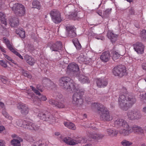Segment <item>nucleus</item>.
Segmentation results:
<instances>
[{
  "mask_svg": "<svg viewBox=\"0 0 146 146\" xmlns=\"http://www.w3.org/2000/svg\"><path fill=\"white\" fill-rule=\"evenodd\" d=\"M136 101L134 96L131 94H120L119 98V105L123 110L126 111L132 107Z\"/></svg>",
  "mask_w": 146,
  "mask_h": 146,
  "instance_id": "nucleus-1",
  "label": "nucleus"
},
{
  "mask_svg": "<svg viewBox=\"0 0 146 146\" xmlns=\"http://www.w3.org/2000/svg\"><path fill=\"white\" fill-rule=\"evenodd\" d=\"M71 79L69 77H65L59 80V85L63 90L67 91L74 92L78 89L77 85L74 83L71 82Z\"/></svg>",
  "mask_w": 146,
  "mask_h": 146,
  "instance_id": "nucleus-2",
  "label": "nucleus"
},
{
  "mask_svg": "<svg viewBox=\"0 0 146 146\" xmlns=\"http://www.w3.org/2000/svg\"><path fill=\"white\" fill-rule=\"evenodd\" d=\"M94 105L97 107V112L100 115L101 120L109 121L113 119L112 116L110 113L109 111L103 105L94 103Z\"/></svg>",
  "mask_w": 146,
  "mask_h": 146,
  "instance_id": "nucleus-3",
  "label": "nucleus"
},
{
  "mask_svg": "<svg viewBox=\"0 0 146 146\" xmlns=\"http://www.w3.org/2000/svg\"><path fill=\"white\" fill-rule=\"evenodd\" d=\"M9 6L17 16L22 17L25 15V8L22 4L12 1L9 3Z\"/></svg>",
  "mask_w": 146,
  "mask_h": 146,
  "instance_id": "nucleus-4",
  "label": "nucleus"
},
{
  "mask_svg": "<svg viewBox=\"0 0 146 146\" xmlns=\"http://www.w3.org/2000/svg\"><path fill=\"white\" fill-rule=\"evenodd\" d=\"M84 90H80L78 87L77 90L75 89L74 92H76L72 96L73 102L74 104L79 106L82 104L84 102L82 96L84 94Z\"/></svg>",
  "mask_w": 146,
  "mask_h": 146,
  "instance_id": "nucleus-5",
  "label": "nucleus"
},
{
  "mask_svg": "<svg viewBox=\"0 0 146 146\" xmlns=\"http://www.w3.org/2000/svg\"><path fill=\"white\" fill-rule=\"evenodd\" d=\"M38 117L40 119L44 121H48L50 123L52 124L56 122V118L53 115L50 113L46 112L45 113H40L38 114Z\"/></svg>",
  "mask_w": 146,
  "mask_h": 146,
  "instance_id": "nucleus-6",
  "label": "nucleus"
},
{
  "mask_svg": "<svg viewBox=\"0 0 146 146\" xmlns=\"http://www.w3.org/2000/svg\"><path fill=\"white\" fill-rule=\"evenodd\" d=\"M127 115L129 119L132 120L139 119L142 116L139 110L135 109L129 111Z\"/></svg>",
  "mask_w": 146,
  "mask_h": 146,
  "instance_id": "nucleus-7",
  "label": "nucleus"
},
{
  "mask_svg": "<svg viewBox=\"0 0 146 146\" xmlns=\"http://www.w3.org/2000/svg\"><path fill=\"white\" fill-rule=\"evenodd\" d=\"M112 72L115 76H118L120 77L126 74L125 67L122 65L115 67L113 70Z\"/></svg>",
  "mask_w": 146,
  "mask_h": 146,
  "instance_id": "nucleus-8",
  "label": "nucleus"
},
{
  "mask_svg": "<svg viewBox=\"0 0 146 146\" xmlns=\"http://www.w3.org/2000/svg\"><path fill=\"white\" fill-rule=\"evenodd\" d=\"M67 70L68 72L76 76H78L80 72L78 65L74 62L70 63L68 65Z\"/></svg>",
  "mask_w": 146,
  "mask_h": 146,
  "instance_id": "nucleus-9",
  "label": "nucleus"
},
{
  "mask_svg": "<svg viewBox=\"0 0 146 146\" xmlns=\"http://www.w3.org/2000/svg\"><path fill=\"white\" fill-rule=\"evenodd\" d=\"M52 21L55 23L58 24L62 21L60 17V13L56 10H53L50 13Z\"/></svg>",
  "mask_w": 146,
  "mask_h": 146,
  "instance_id": "nucleus-10",
  "label": "nucleus"
},
{
  "mask_svg": "<svg viewBox=\"0 0 146 146\" xmlns=\"http://www.w3.org/2000/svg\"><path fill=\"white\" fill-rule=\"evenodd\" d=\"M48 46L52 52H54L56 54L59 53V50L62 48V43L60 41H57L54 43H49Z\"/></svg>",
  "mask_w": 146,
  "mask_h": 146,
  "instance_id": "nucleus-11",
  "label": "nucleus"
},
{
  "mask_svg": "<svg viewBox=\"0 0 146 146\" xmlns=\"http://www.w3.org/2000/svg\"><path fill=\"white\" fill-rule=\"evenodd\" d=\"M38 96L37 97L35 96L33 94H31V98L33 99V101L35 104L39 106L40 104V102L41 100L45 101L46 100L47 98L44 95H41L40 93L38 94Z\"/></svg>",
  "mask_w": 146,
  "mask_h": 146,
  "instance_id": "nucleus-12",
  "label": "nucleus"
},
{
  "mask_svg": "<svg viewBox=\"0 0 146 146\" xmlns=\"http://www.w3.org/2000/svg\"><path fill=\"white\" fill-rule=\"evenodd\" d=\"M66 27L67 34L68 36L70 38H73L76 36V29L74 26H67Z\"/></svg>",
  "mask_w": 146,
  "mask_h": 146,
  "instance_id": "nucleus-13",
  "label": "nucleus"
},
{
  "mask_svg": "<svg viewBox=\"0 0 146 146\" xmlns=\"http://www.w3.org/2000/svg\"><path fill=\"white\" fill-rule=\"evenodd\" d=\"M114 124L115 126L116 127H119L121 126L126 128L128 127V123L125 121L121 119H117L114 121Z\"/></svg>",
  "mask_w": 146,
  "mask_h": 146,
  "instance_id": "nucleus-14",
  "label": "nucleus"
},
{
  "mask_svg": "<svg viewBox=\"0 0 146 146\" xmlns=\"http://www.w3.org/2000/svg\"><path fill=\"white\" fill-rule=\"evenodd\" d=\"M18 107V109L20 110V112L22 115H26L28 113L29 109L27 105L23 104H20Z\"/></svg>",
  "mask_w": 146,
  "mask_h": 146,
  "instance_id": "nucleus-15",
  "label": "nucleus"
},
{
  "mask_svg": "<svg viewBox=\"0 0 146 146\" xmlns=\"http://www.w3.org/2000/svg\"><path fill=\"white\" fill-rule=\"evenodd\" d=\"M86 134L90 138L96 140L102 139L104 136V135L101 134H97V133L94 134L89 130L87 131Z\"/></svg>",
  "mask_w": 146,
  "mask_h": 146,
  "instance_id": "nucleus-16",
  "label": "nucleus"
},
{
  "mask_svg": "<svg viewBox=\"0 0 146 146\" xmlns=\"http://www.w3.org/2000/svg\"><path fill=\"white\" fill-rule=\"evenodd\" d=\"M110 57L109 51H106L103 52L100 57V58L103 61L106 62L110 59Z\"/></svg>",
  "mask_w": 146,
  "mask_h": 146,
  "instance_id": "nucleus-17",
  "label": "nucleus"
},
{
  "mask_svg": "<svg viewBox=\"0 0 146 146\" xmlns=\"http://www.w3.org/2000/svg\"><path fill=\"white\" fill-rule=\"evenodd\" d=\"M124 129L119 130V133L123 136H127L129 135L132 132L131 129H130L128 125V127L127 128L124 127Z\"/></svg>",
  "mask_w": 146,
  "mask_h": 146,
  "instance_id": "nucleus-18",
  "label": "nucleus"
},
{
  "mask_svg": "<svg viewBox=\"0 0 146 146\" xmlns=\"http://www.w3.org/2000/svg\"><path fill=\"white\" fill-rule=\"evenodd\" d=\"M97 86L100 88H104L108 84V82L106 79H99L96 81Z\"/></svg>",
  "mask_w": 146,
  "mask_h": 146,
  "instance_id": "nucleus-19",
  "label": "nucleus"
},
{
  "mask_svg": "<svg viewBox=\"0 0 146 146\" xmlns=\"http://www.w3.org/2000/svg\"><path fill=\"white\" fill-rule=\"evenodd\" d=\"M107 36L108 38L113 43L115 42L117 40L118 35L114 34L112 31H109L108 33Z\"/></svg>",
  "mask_w": 146,
  "mask_h": 146,
  "instance_id": "nucleus-20",
  "label": "nucleus"
},
{
  "mask_svg": "<svg viewBox=\"0 0 146 146\" xmlns=\"http://www.w3.org/2000/svg\"><path fill=\"white\" fill-rule=\"evenodd\" d=\"M132 132H134L135 133H142L144 132L142 128L137 125H134L131 127Z\"/></svg>",
  "mask_w": 146,
  "mask_h": 146,
  "instance_id": "nucleus-21",
  "label": "nucleus"
},
{
  "mask_svg": "<svg viewBox=\"0 0 146 146\" xmlns=\"http://www.w3.org/2000/svg\"><path fill=\"white\" fill-rule=\"evenodd\" d=\"M40 126L32 122L29 121L27 128V129L34 130H38Z\"/></svg>",
  "mask_w": 146,
  "mask_h": 146,
  "instance_id": "nucleus-22",
  "label": "nucleus"
},
{
  "mask_svg": "<svg viewBox=\"0 0 146 146\" xmlns=\"http://www.w3.org/2000/svg\"><path fill=\"white\" fill-rule=\"evenodd\" d=\"M112 53V58L114 61H115L120 58V56H123L124 54V52H121L119 51L117 52L116 51H113L111 52Z\"/></svg>",
  "mask_w": 146,
  "mask_h": 146,
  "instance_id": "nucleus-23",
  "label": "nucleus"
},
{
  "mask_svg": "<svg viewBox=\"0 0 146 146\" xmlns=\"http://www.w3.org/2000/svg\"><path fill=\"white\" fill-rule=\"evenodd\" d=\"M9 23L11 27H16L19 24V20L16 17H13L10 19Z\"/></svg>",
  "mask_w": 146,
  "mask_h": 146,
  "instance_id": "nucleus-24",
  "label": "nucleus"
},
{
  "mask_svg": "<svg viewBox=\"0 0 146 146\" xmlns=\"http://www.w3.org/2000/svg\"><path fill=\"white\" fill-rule=\"evenodd\" d=\"M29 121L20 119L17 121L16 123L18 126L27 128Z\"/></svg>",
  "mask_w": 146,
  "mask_h": 146,
  "instance_id": "nucleus-25",
  "label": "nucleus"
},
{
  "mask_svg": "<svg viewBox=\"0 0 146 146\" xmlns=\"http://www.w3.org/2000/svg\"><path fill=\"white\" fill-rule=\"evenodd\" d=\"M23 141L22 139L19 137H17V139H13L11 141V145L13 146H21V141Z\"/></svg>",
  "mask_w": 146,
  "mask_h": 146,
  "instance_id": "nucleus-26",
  "label": "nucleus"
},
{
  "mask_svg": "<svg viewBox=\"0 0 146 146\" xmlns=\"http://www.w3.org/2000/svg\"><path fill=\"white\" fill-rule=\"evenodd\" d=\"M24 58L27 62L31 66L33 65L35 62L34 58L28 55H25Z\"/></svg>",
  "mask_w": 146,
  "mask_h": 146,
  "instance_id": "nucleus-27",
  "label": "nucleus"
},
{
  "mask_svg": "<svg viewBox=\"0 0 146 146\" xmlns=\"http://www.w3.org/2000/svg\"><path fill=\"white\" fill-rule=\"evenodd\" d=\"M108 134L110 136L113 137L116 136L118 133L117 131L115 130H112L110 129H107Z\"/></svg>",
  "mask_w": 146,
  "mask_h": 146,
  "instance_id": "nucleus-28",
  "label": "nucleus"
},
{
  "mask_svg": "<svg viewBox=\"0 0 146 146\" xmlns=\"http://www.w3.org/2000/svg\"><path fill=\"white\" fill-rule=\"evenodd\" d=\"M64 141L68 144L71 145H75L74 140L72 139L71 138L68 137L64 138L63 139Z\"/></svg>",
  "mask_w": 146,
  "mask_h": 146,
  "instance_id": "nucleus-29",
  "label": "nucleus"
},
{
  "mask_svg": "<svg viewBox=\"0 0 146 146\" xmlns=\"http://www.w3.org/2000/svg\"><path fill=\"white\" fill-rule=\"evenodd\" d=\"M72 41L77 49L79 50L81 48V46L77 38H75Z\"/></svg>",
  "mask_w": 146,
  "mask_h": 146,
  "instance_id": "nucleus-30",
  "label": "nucleus"
},
{
  "mask_svg": "<svg viewBox=\"0 0 146 146\" xmlns=\"http://www.w3.org/2000/svg\"><path fill=\"white\" fill-rule=\"evenodd\" d=\"M65 126L67 127L69 129L72 130H75L76 129V127L74 124L72 123L65 122L64 123Z\"/></svg>",
  "mask_w": 146,
  "mask_h": 146,
  "instance_id": "nucleus-31",
  "label": "nucleus"
},
{
  "mask_svg": "<svg viewBox=\"0 0 146 146\" xmlns=\"http://www.w3.org/2000/svg\"><path fill=\"white\" fill-rule=\"evenodd\" d=\"M87 141L86 139L84 138L83 137L79 138L78 139L76 140H74V142L75 143V145L78 144V143H83L86 142Z\"/></svg>",
  "mask_w": 146,
  "mask_h": 146,
  "instance_id": "nucleus-32",
  "label": "nucleus"
},
{
  "mask_svg": "<svg viewBox=\"0 0 146 146\" xmlns=\"http://www.w3.org/2000/svg\"><path fill=\"white\" fill-rule=\"evenodd\" d=\"M33 8L40 9V3L37 0H34L32 2Z\"/></svg>",
  "mask_w": 146,
  "mask_h": 146,
  "instance_id": "nucleus-33",
  "label": "nucleus"
},
{
  "mask_svg": "<svg viewBox=\"0 0 146 146\" xmlns=\"http://www.w3.org/2000/svg\"><path fill=\"white\" fill-rule=\"evenodd\" d=\"M79 80L83 84L86 82H89L88 78L87 77L82 75H81L79 76Z\"/></svg>",
  "mask_w": 146,
  "mask_h": 146,
  "instance_id": "nucleus-34",
  "label": "nucleus"
},
{
  "mask_svg": "<svg viewBox=\"0 0 146 146\" xmlns=\"http://www.w3.org/2000/svg\"><path fill=\"white\" fill-rule=\"evenodd\" d=\"M134 49L139 54H142L144 52V47L139 46H134Z\"/></svg>",
  "mask_w": 146,
  "mask_h": 146,
  "instance_id": "nucleus-35",
  "label": "nucleus"
},
{
  "mask_svg": "<svg viewBox=\"0 0 146 146\" xmlns=\"http://www.w3.org/2000/svg\"><path fill=\"white\" fill-rule=\"evenodd\" d=\"M132 143L125 139L123 140L121 142V144L123 146H129L132 144Z\"/></svg>",
  "mask_w": 146,
  "mask_h": 146,
  "instance_id": "nucleus-36",
  "label": "nucleus"
},
{
  "mask_svg": "<svg viewBox=\"0 0 146 146\" xmlns=\"http://www.w3.org/2000/svg\"><path fill=\"white\" fill-rule=\"evenodd\" d=\"M21 72L22 74L25 76L27 77L28 78H31L32 77V76L30 74L29 72L26 71H25L23 69H22L21 70Z\"/></svg>",
  "mask_w": 146,
  "mask_h": 146,
  "instance_id": "nucleus-37",
  "label": "nucleus"
},
{
  "mask_svg": "<svg viewBox=\"0 0 146 146\" xmlns=\"http://www.w3.org/2000/svg\"><path fill=\"white\" fill-rule=\"evenodd\" d=\"M140 36L143 40H146V30H143L140 33Z\"/></svg>",
  "mask_w": 146,
  "mask_h": 146,
  "instance_id": "nucleus-38",
  "label": "nucleus"
},
{
  "mask_svg": "<svg viewBox=\"0 0 146 146\" xmlns=\"http://www.w3.org/2000/svg\"><path fill=\"white\" fill-rule=\"evenodd\" d=\"M5 15L2 12H0V20L1 21L2 23L6 24V22L5 18Z\"/></svg>",
  "mask_w": 146,
  "mask_h": 146,
  "instance_id": "nucleus-39",
  "label": "nucleus"
},
{
  "mask_svg": "<svg viewBox=\"0 0 146 146\" xmlns=\"http://www.w3.org/2000/svg\"><path fill=\"white\" fill-rule=\"evenodd\" d=\"M16 33L21 38H23L25 36V32L24 31L20 30V31L17 30Z\"/></svg>",
  "mask_w": 146,
  "mask_h": 146,
  "instance_id": "nucleus-40",
  "label": "nucleus"
},
{
  "mask_svg": "<svg viewBox=\"0 0 146 146\" xmlns=\"http://www.w3.org/2000/svg\"><path fill=\"white\" fill-rule=\"evenodd\" d=\"M71 16L73 17H77L80 18H82L83 16V15H81V16L79 15V13H78V14L76 12H75L73 13H72L71 14Z\"/></svg>",
  "mask_w": 146,
  "mask_h": 146,
  "instance_id": "nucleus-41",
  "label": "nucleus"
},
{
  "mask_svg": "<svg viewBox=\"0 0 146 146\" xmlns=\"http://www.w3.org/2000/svg\"><path fill=\"white\" fill-rule=\"evenodd\" d=\"M56 106L59 108H64L65 106L63 104L62 102L57 101V103Z\"/></svg>",
  "mask_w": 146,
  "mask_h": 146,
  "instance_id": "nucleus-42",
  "label": "nucleus"
},
{
  "mask_svg": "<svg viewBox=\"0 0 146 146\" xmlns=\"http://www.w3.org/2000/svg\"><path fill=\"white\" fill-rule=\"evenodd\" d=\"M6 45L8 48L12 52L15 50L12 46L10 44L8 40L6 42Z\"/></svg>",
  "mask_w": 146,
  "mask_h": 146,
  "instance_id": "nucleus-43",
  "label": "nucleus"
},
{
  "mask_svg": "<svg viewBox=\"0 0 146 146\" xmlns=\"http://www.w3.org/2000/svg\"><path fill=\"white\" fill-rule=\"evenodd\" d=\"M111 10V9H108L104 12L103 15L104 16H107L109 15Z\"/></svg>",
  "mask_w": 146,
  "mask_h": 146,
  "instance_id": "nucleus-44",
  "label": "nucleus"
},
{
  "mask_svg": "<svg viewBox=\"0 0 146 146\" xmlns=\"http://www.w3.org/2000/svg\"><path fill=\"white\" fill-rule=\"evenodd\" d=\"M2 113L3 115L6 118L8 119H10L11 117H10L8 113L5 111L4 110H3L2 111Z\"/></svg>",
  "mask_w": 146,
  "mask_h": 146,
  "instance_id": "nucleus-45",
  "label": "nucleus"
},
{
  "mask_svg": "<svg viewBox=\"0 0 146 146\" xmlns=\"http://www.w3.org/2000/svg\"><path fill=\"white\" fill-rule=\"evenodd\" d=\"M140 98L142 99V100L144 102L146 103V93L140 95Z\"/></svg>",
  "mask_w": 146,
  "mask_h": 146,
  "instance_id": "nucleus-46",
  "label": "nucleus"
},
{
  "mask_svg": "<svg viewBox=\"0 0 146 146\" xmlns=\"http://www.w3.org/2000/svg\"><path fill=\"white\" fill-rule=\"evenodd\" d=\"M49 102L50 104H51L54 106H56L57 101L53 100H49Z\"/></svg>",
  "mask_w": 146,
  "mask_h": 146,
  "instance_id": "nucleus-47",
  "label": "nucleus"
},
{
  "mask_svg": "<svg viewBox=\"0 0 146 146\" xmlns=\"http://www.w3.org/2000/svg\"><path fill=\"white\" fill-rule=\"evenodd\" d=\"M0 79L2 82L4 84H5L6 83L7 81V80L6 79V78L3 76H1L0 77Z\"/></svg>",
  "mask_w": 146,
  "mask_h": 146,
  "instance_id": "nucleus-48",
  "label": "nucleus"
},
{
  "mask_svg": "<svg viewBox=\"0 0 146 146\" xmlns=\"http://www.w3.org/2000/svg\"><path fill=\"white\" fill-rule=\"evenodd\" d=\"M0 65L4 68H6L7 67V64H6L5 62L3 60H1L0 61Z\"/></svg>",
  "mask_w": 146,
  "mask_h": 146,
  "instance_id": "nucleus-49",
  "label": "nucleus"
},
{
  "mask_svg": "<svg viewBox=\"0 0 146 146\" xmlns=\"http://www.w3.org/2000/svg\"><path fill=\"white\" fill-rule=\"evenodd\" d=\"M14 54L18 56L21 59H23V58L22 56L17 51L15 50H14L13 52Z\"/></svg>",
  "mask_w": 146,
  "mask_h": 146,
  "instance_id": "nucleus-50",
  "label": "nucleus"
},
{
  "mask_svg": "<svg viewBox=\"0 0 146 146\" xmlns=\"http://www.w3.org/2000/svg\"><path fill=\"white\" fill-rule=\"evenodd\" d=\"M30 87L32 90L37 95L38 94H40V92L38 90H36L35 87L32 86H31Z\"/></svg>",
  "mask_w": 146,
  "mask_h": 146,
  "instance_id": "nucleus-51",
  "label": "nucleus"
},
{
  "mask_svg": "<svg viewBox=\"0 0 146 146\" xmlns=\"http://www.w3.org/2000/svg\"><path fill=\"white\" fill-rule=\"evenodd\" d=\"M134 46H139L141 47H144V46L140 42H138L134 45Z\"/></svg>",
  "mask_w": 146,
  "mask_h": 146,
  "instance_id": "nucleus-52",
  "label": "nucleus"
},
{
  "mask_svg": "<svg viewBox=\"0 0 146 146\" xmlns=\"http://www.w3.org/2000/svg\"><path fill=\"white\" fill-rule=\"evenodd\" d=\"M5 143L4 140H0V146H5Z\"/></svg>",
  "mask_w": 146,
  "mask_h": 146,
  "instance_id": "nucleus-53",
  "label": "nucleus"
},
{
  "mask_svg": "<svg viewBox=\"0 0 146 146\" xmlns=\"http://www.w3.org/2000/svg\"><path fill=\"white\" fill-rule=\"evenodd\" d=\"M129 12L131 15H134L135 13V11L132 8H130L129 9Z\"/></svg>",
  "mask_w": 146,
  "mask_h": 146,
  "instance_id": "nucleus-54",
  "label": "nucleus"
},
{
  "mask_svg": "<svg viewBox=\"0 0 146 146\" xmlns=\"http://www.w3.org/2000/svg\"><path fill=\"white\" fill-rule=\"evenodd\" d=\"M3 55L4 56V57L6 58L9 61L12 60V61H13V60L11 58V57L9 56H8L5 54H3Z\"/></svg>",
  "mask_w": 146,
  "mask_h": 146,
  "instance_id": "nucleus-55",
  "label": "nucleus"
},
{
  "mask_svg": "<svg viewBox=\"0 0 146 146\" xmlns=\"http://www.w3.org/2000/svg\"><path fill=\"white\" fill-rule=\"evenodd\" d=\"M142 67L143 70L146 71V63H143L142 64Z\"/></svg>",
  "mask_w": 146,
  "mask_h": 146,
  "instance_id": "nucleus-56",
  "label": "nucleus"
},
{
  "mask_svg": "<svg viewBox=\"0 0 146 146\" xmlns=\"http://www.w3.org/2000/svg\"><path fill=\"white\" fill-rule=\"evenodd\" d=\"M5 128L3 126H0V133H1L4 129Z\"/></svg>",
  "mask_w": 146,
  "mask_h": 146,
  "instance_id": "nucleus-57",
  "label": "nucleus"
},
{
  "mask_svg": "<svg viewBox=\"0 0 146 146\" xmlns=\"http://www.w3.org/2000/svg\"><path fill=\"white\" fill-rule=\"evenodd\" d=\"M0 106L1 108H4L5 107V105L4 104L1 102L0 101Z\"/></svg>",
  "mask_w": 146,
  "mask_h": 146,
  "instance_id": "nucleus-58",
  "label": "nucleus"
},
{
  "mask_svg": "<svg viewBox=\"0 0 146 146\" xmlns=\"http://www.w3.org/2000/svg\"><path fill=\"white\" fill-rule=\"evenodd\" d=\"M0 50L3 52L5 53L6 52V51L1 46H0Z\"/></svg>",
  "mask_w": 146,
  "mask_h": 146,
  "instance_id": "nucleus-59",
  "label": "nucleus"
},
{
  "mask_svg": "<svg viewBox=\"0 0 146 146\" xmlns=\"http://www.w3.org/2000/svg\"><path fill=\"white\" fill-rule=\"evenodd\" d=\"M143 111L146 114V106L144 107L143 109Z\"/></svg>",
  "mask_w": 146,
  "mask_h": 146,
  "instance_id": "nucleus-60",
  "label": "nucleus"
},
{
  "mask_svg": "<svg viewBox=\"0 0 146 146\" xmlns=\"http://www.w3.org/2000/svg\"><path fill=\"white\" fill-rule=\"evenodd\" d=\"M123 90H124V91L122 92H123L124 94H126V93H127V91L126 89L125 88H123Z\"/></svg>",
  "mask_w": 146,
  "mask_h": 146,
  "instance_id": "nucleus-61",
  "label": "nucleus"
},
{
  "mask_svg": "<svg viewBox=\"0 0 146 146\" xmlns=\"http://www.w3.org/2000/svg\"><path fill=\"white\" fill-rule=\"evenodd\" d=\"M11 137L13 138H16L17 139V137H19L16 134H13L12 135Z\"/></svg>",
  "mask_w": 146,
  "mask_h": 146,
  "instance_id": "nucleus-62",
  "label": "nucleus"
},
{
  "mask_svg": "<svg viewBox=\"0 0 146 146\" xmlns=\"http://www.w3.org/2000/svg\"><path fill=\"white\" fill-rule=\"evenodd\" d=\"M39 142H37L36 143H34L32 146H37Z\"/></svg>",
  "mask_w": 146,
  "mask_h": 146,
  "instance_id": "nucleus-63",
  "label": "nucleus"
},
{
  "mask_svg": "<svg viewBox=\"0 0 146 146\" xmlns=\"http://www.w3.org/2000/svg\"><path fill=\"white\" fill-rule=\"evenodd\" d=\"M54 134L56 136H59L60 135V133L58 132H55Z\"/></svg>",
  "mask_w": 146,
  "mask_h": 146,
  "instance_id": "nucleus-64",
  "label": "nucleus"
}]
</instances>
